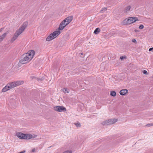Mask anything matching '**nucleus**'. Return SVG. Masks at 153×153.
Wrapping results in <instances>:
<instances>
[{
  "mask_svg": "<svg viewBox=\"0 0 153 153\" xmlns=\"http://www.w3.org/2000/svg\"><path fill=\"white\" fill-rule=\"evenodd\" d=\"M116 93L115 91H111V92L110 95L113 97H115L116 95Z\"/></svg>",
  "mask_w": 153,
  "mask_h": 153,
  "instance_id": "f3484780",
  "label": "nucleus"
},
{
  "mask_svg": "<svg viewBox=\"0 0 153 153\" xmlns=\"http://www.w3.org/2000/svg\"><path fill=\"white\" fill-rule=\"evenodd\" d=\"M36 135H34V136L30 134H25V139H30L33 138H34Z\"/></svg>",
  "mask_w": 153,
  "mask_h": 153,
  "instance_id": "9b49d317",
  "label": "nucleus"
},
{
  "mask_svg": "<svg viewBox=\"0 0 153 153\" xmlns=\"http://www.w3.org/2000/svg\"><path fill=\"white\" fill-rule=\"evenodd\" d=\"M7 35L6 33H4L0 36V43L2 41Z\"/></svg>",
  "mask_w": 153,
  "mask_h": 153,
  "instance_id": "2eb2a0df",
  "label": "nucleus"
},
{
  "mask_svg": "<svg viewBox=\"0 0 153 153\" xmlns=\"http://www.w3.org/2000/svg\"><path fill=\"white\" fill-rule=\"evenodd\" d=\"M60 33V31L59 30L54 31L53 33H51L46 38V40L48 41H49L52 40L58 36Z\"/></svg>",
  "mask_w": 153,
  "mask_h": 153,
  "instance_id": "20e7f679",
  "label": "nucleus"
},
{
  "mask_svg": "<svg viewBox=\"0 0 153 153\" xmlns=\"http://www.w3.org/2000/svg\"><path fill=\"white\" fill-rule=\"evenodd\" d=\"M35 149H33L32 150V152H35Z\"/></svg>",
  "mask_w": 153,
  "mask_h": 153,
  "instance_id": "7c9ffc66",
  "label": "nucleus"
},
{
  "mask_svg": "<svg viewBox=\"0 0 153 153\" xmlns=\"http://www.w3.org/2000/svg\"><path fill=\"white\" fill-rule=\"evenodd\" d=\"M144 26L142 25H140L139 27V28L140 29H142L144 28Z\"/></svg>",
  "mask_w": 153,
  "mask_h": 153,
  "instance_id": "412c9836",
  "label": "nucleus"
},
{
  "mask_svg": "<svg viewBox=\"0 0 153 153\" xmlns=\"http://www.w3.org/2000/svg\"><path fill=\"white\" fill-rule=\"evenodd\" d=\"M74 124L77 127H80L81 125L79 122H77L76 123H74Z\"/></svg>",
  "mask_w": 153,
  "mask_h": 153,
  "instance_id": "a211bd4d",
  "label": "nucleus"
},
{
  "mask_svg": "<svg viewBox=\"0 0 153 153\" xmlns=\"http://www.w3.org/2000/svg\"><path fill=\"white\" fill-rule=\"evenodd\" d=\"M68 25V24L66 23L65 20H63L60 24L58 30H59V31L60 30H62Z\"/></svg>",
  "mask_w": 153,
  "mask_h": 153,
  "instance_id": "6e6552de",
  "label": "nucleus"
},
{
  "mask_svg": "<svg viewBox=\"0 0 153 153\" xmlns=\"http://www.w3.org/2000/svg\"><path fill=\"white\" fill-rule=\"evenodd\" d=\"M143 73L146 75H148V73L147 72V71L145 70L143 71Z\"/></svg>",
  "mask_w": 153,
  "mask_h": 153,
  "instance_id": "4be33fe9",
  "label": "nucleus"
},
{
  "mask_svg": "<svg viewBox=\"0 0 153 153\" xmlns=\"http://www.w3.org/2000/svg\"><path fill=\"white\" fill-rule=\"evenodd\" d=\"M63 91L65 93H66V92L68 93L69 91V90H67L66 88H64L63 89Z\"/></svg>",
  "mask_w": 153,
  "mask_h": 153,
  "instance_id": "6ab92c4d",
  "label": "nucleus"
},
{
  "mask_svg": "<svg viewBox=\"0 0 153 153\" xmlns=\"http://www.w3.org/2000/svg\"><path fill=\"white\" fill-rule=\"evenodd\" d=\"M106 7H104L102 8V10H101V11L102 12H103L104 11L106 10Z\"/></svg>",
  "mask_w": 153,
  "mask_h": 153,
  "instance_id": "5701e85b",
  "label": "nucleus"
},
{
  "mask_svg": "<svg viewBox=\"0 0 153 153\" xmlns=\"http://www.w3.org/2000/svg\"><path fill=\"white\" fill-rule=\"evenodd\" d=\"M138 21L137 18L131 17L125 19L123 20V23L124 25H130Z\"/></svg>",
  "mask_w": 153,
  "mask_h": 153,
  "instance_id": "7ed1b4c3",
  "label": "nucleus"
},
{
  "mask_svg": "<svg viewBox=\"0 0 153 153\" xmlns=\"http://www.w3.org/2000/svg\"><path fill=\"white\" fill-rule=\"evenodd\" d=\"M17 136L20 139H25V134L21 132H18L16 134Z\"/></svg>",
  "mask_w": 153,
  "mask_h": 153,
  "instance_id": "1a4fd4ad",
  "label": "nucleus"
},
{
  "mask_svg": "<svg viewBox=\"0 0 153 153\" xmlns=\"http://www.w3.org/2000/svg\"><path fill=\"white\" fill-rule=\"evenodd\" d=\"M25 151L23 150L22 151L19 152V153H25Z\"/></svg>",
  "mask_w": 153,
  "mask_h": 153,
  "instance_id": "c85d7f7f",
  "label": "nucleus"
},
{
  "mask_svg": "<svg viewBox=\"0 0 153 153\" xmlns=\"http://www.w3.org/2000/svg\"><path fill=\"white\" fill-rule=\"evenodd\" d=\"M10 89V84H7L2 89L3 92H5Z\"/></svg>",
  "mask_w": 153,
  "mask_h": 153,
  "instance_id": "f8f14e48",
  "label": "nucleus"
},
{
  "mask_svg": "<svg viewBox=\"0 0 153 153\" xmlns=\"http://www.w3.org/2000/svg\"><path fill=\"white\" fill-rule=\"evenodd\" d=\"M134 31L135 32H137L138 30H135Z\"/></svg>",
  "mask_w": 153,
  "mask_h": 153,
  "instance_id": "2f4dec72",
  "label": "nucleus"
},
{
  "mask_svg": "<svg viewBox=\"0 0 153 153\" xmlns=\"http://www.w3.org/2000/svg\"><path fill=\"white\" fill-rule=\"evenodd\" d=\"M126 58V56H121L120 57V59L121 60H122L123 59H124Z\"/></svg>",
  "mask_w": 153,
  "mask_h": 153,
  "instance_id": "b1692460",
  "label": "nucleus"
},
{
  "mask_svg": "<svg viewBox=\"0 0 153 153\" xmlns=\"http://www.w3.org/2000/svg\"><path fill=\"white\" fill-rule=\"evenodd\" d=\"M81 55H83V53H81Z\"/></svg>",
  "mask_w": 153,
  "mask_h": 153,
  "instance_id": "72a5a7b5",
  "label": "nucleus"
},
{
  "mask_svg": "<svg viewBox=\"0 0 153 153\" xmlns=\"http://www.w3.org/2000/svg\"><path fill=\"white\" fill-rule=\"evenodd\" d=\"M44 79V78L42 77V78H41V79H38V80L39 81V80H43Z\"/></svg>",
  "mask_w": 153,
  "mask_h": 153,
  "instance_id": "c756f323",
  "label": "nucleus"
},
{
  "mask_svg": "<svg viewBox=\"0 0 153 153\" xmlns=\"http://www.w3.org/2000/svg\"><path fill=\"white\" fill-rule=\"evenodd\" d=\"M117 119H112L108 120H106L103 121L102 124L103 125H111L117 122Z\"/></svg>",
  "mask_w": 153,
  "mask_h": 153,
  "instance_id": "39448f33",
  "label": "nucleus"
},
{
  "mask_svg": "<svg viewBox=\"0 0 153 153\" xmlns=\"http://www.w3.org/2000/svg\"><path fill=\"white\" fill-rule=\"evenodd\" d=\"M100 31V29L99 28L97 27L95 30L94 33L95 34H97Z\"/></svg>",
  "mask_w": 153,
  "mask_h": 153,
  "instance_id": "dca6fc26",
  "label": "nucleus"
},
{
  "mask_svg": "<svg viewBox=\"0 0 153 153\" xmlns=\"http://www.w3.org/2000/svg\"><path fill=\"white\" fill-rule=\"evenodd\" d=\"M54 110L59 112H62L66 111V108L63 106H57L54 107Z\"/></svg>",
  "mask_w": 153,
  "mask_h": 153,
  "instance_id": "0eeeda50",
  "label": "nucleus"
},
{
  "mask_svg": "<svg viewBox=\"0 0 153 153\" xmlns=\"http://www.w3.org/2000/svg\"><path fill=\"white\" fill-rule=\"evenodd\" d=\"M152 124H147L146 126L147 127H149L150 126H152Z\"/></svg>",
  "mask_w": 153,
  "mask_h": 153,
  "instance_id": "cd10ccee",
  "label": "nucleus"
},
{
  "mask_svg": "<svg viewBox=\"0 0 153 153\" xmlns=\"http://www.w3.org/2000/svg\"><path fill=\"white\" fill-rule=\"evenodd\" d=\"M72 152L71 150L70 151H65L63 153H72Z\"/></svg>",
  "mask_w": 153,
  "mask_h": 153,
  "instance_id": "aec40b11",
  "label": "nucleus"
},
{
  "mask_svg": "<svg viewBox=\"0 0 153 153\" xmlns=\"http://www.w3.org/2000/svg\"><path fill=\"white\" fill-rule=\"evenodd\" d=\"M128 92V91L127 89H124L121 90L120 92V93L121 95H124Z\"/></svg>",
  "mask_w": 153,
  "mask_h": 153,
  "instance_id": "ddd939ff",
  "label": "nucleus"
},
{
  "mask_svg": "<svg viewBox=\"0 0 153 153\" xmlns=\"http://www.w3.org/2000/svg\"><path fill=\"white\" fill-rule=\"evenodd\" d=\"M14 102H15V100H14Z\"/></svg>",
  "mask_w": 153,
  "mask_h": 153,
  "instance_id": "f704fd0d",
  "label": "nucleus"
},
{
  "mask_svg": "<svg viewBox=\"0 0 153 153\" xmlns=\"http://www.w3.org/2000/svg\"><path fill=\"white\" fill-rule=\"evenodd\" d=\"M35 52L33 50L29 51L28 53L23 54L21 57L19 62L24 64L28 62L33 58Z\"/></svg>",
  "mask_w": 153,
  "mask_h": 153,
  "instance_id": "f257e3e1",
  "label": "nucleus"
},
{
  "mask_svg": "<svg viewBox=\"0 0 153 153\" xmlns=\"http://www.w3.org/2000/svg\"><path fill=\"white\" fill-rule=\"evenodd\" d=\"M152 51L153 52V48H150L149 49V51Z\"/></svg>",
  "mask_w": 153,
  "mask_h": 153,
  "instance_id": "bb28decb",
  "label": "nucleus"
},
{
  "mask_svg": "<svg viewBox=\"0 0 153 153\" xmlns=\"http://www.w3.org/2000/svg\"><path fill=\"white\" fill-rule=\"evenodd\" d=\"M73 17L70 16L66 18L64 20H65L66 23L68 24L72 20Z\"/></svg>",
  "mask_w": 153,
  "mask_h": 153,
  "instance_id": "9d476101",
  "label": "nucleus"
},
{
  "mask_svg": "<svg viewBox=\"0 0 153 153\" xmlns=\"http://www.w3.org/2000/svg\"><path fill=\"white\" fill-rule=\"evenodd\" d=\"M12 70H14V71H17V68H13V67L12 68Z\"/></svg>",
  "mask_w": 153,
  "mask_h": 153,
  "instance_id": "a878e982",
  "label": "nucleus"
},
{
  "mask_svg": "<svg viewBox=\"0 0 153 153\" xmlns=\"http://www.w3.org/2000/svg\"><path fill=\"white\" fill-rule=\"evenodd\" d=\"M131 8V6H128L125 7V9L124 10V13L128 12L130 10Z\"/></svg>",
  "mask_w": 153,
  "mask_h": 153,
  "instance_id": "4468645a",
  "label": "nucleus"
},
{
  "mask_svg": "<svg viewBox=\"0 0 153 153\" xmlns=\"http://www.w3.org/2000/svg\"><path fill=\"white\" fill-rule=\"evenodd\" d=\"M24 82L23 81H17L15 82L10 83V89L23 84Z\"/></svg>",
  "mask_w": 153,
  "mask_h": 153,
  "instance_id": "423d86ee",
  "label": "nucleus"
},
{
  "mask_svg": "<svg viewBox=\"0 0 153 153\" xmlns=\"http://www.w3.org/2000/svg\"><path fill=\"white\" fill-rule=\"evenodd\" d=\"M152 77H153V76H152Z\"/></svg>",
  "mask_w": 153,
  "mask_h": 153,
  "instance_id": "c9c22d12",
  "label": "nucleus"
},
{
  "mask_svg": "<svg viewBox=\"0 0 153 153\" xmlns=\"http://www.w3.org/2000/svg\"><path fill=\"white\" fill-rule=\"evenodd\" d=\"M132 42H134V43H136L137 41L135 39H132Z\"/></svg>",
  "mask_w": 153,
  "mask_h": 153,
  "instance_id": "393cba45",
  "label": "nucleus"
},
{
  "mask_svg": "<svg viewBox=\"0 0 153 153\" xmlns=\"http://www.w3.org/2000/svg\"><path fill=\"white\" fill-rule=\"evenodd\" d=\"M1 31H2V29L1 28V29H0V32Z\"/></svg>",
  "mask_w": 153,
  "mask_h": 153,
  "instance_id": "473e14b6",
  "label": "nucleus"
},
{
  "mask_svg": "<svg viewBox=\"0 0 153 153\" xmlns=\"http://www.w3.org/2000/svg\"><path fill=\"white\" fill-rule=\"evenodd\" d=\"M27 22H24L19 28L16 31L13 37L10 40V43H13L17 39L19 36L24 31L27 27Z\"/></svg>",
  "mask_w": 153,
  "mask_h": 153,
  "instance_id": "f03ea898",
  "label": "nucleus"
}]
</instances>
